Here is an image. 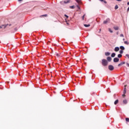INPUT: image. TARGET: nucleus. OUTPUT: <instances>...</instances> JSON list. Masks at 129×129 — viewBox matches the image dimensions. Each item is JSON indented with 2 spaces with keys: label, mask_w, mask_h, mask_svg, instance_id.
<instances>
[{
  "label": "nucleus",
  "mask_w": 129,
  "mask_h": 129,
  "mask_svg": "<svg viewBox=\"0 0 129 129\" xmlns=\"http://www.w3.org/2000/svg\"><path fill=\"white\" fill-rule=\"evenodd\" d=\"M101 63L103 66H107L108 65V61L105 59H102Z\"/></svg>",
  "instance_id": "1"
},
{
  "label": "nucleus",
  "mask_w": 129,
  "mask_h": 129,
  "mask_svg": "<svg viewBox=\"0 0 129 129\" xmlns=\"http://www.w3.org/2000/svg\"><path fill=\"white\" fill-rule=\"evenodd\" d=\"M108 69L110 71H113V70H114V67L112 65H109Z\"/></svg>",
  "instance_id": "2"
},
{
  "label": "nucleus",
  "mask_w": 129,
  "mask_h": 129,
  "mask_svg": "<svg viewBox=\"0 0 129 129\" xmlns=\"http://www.w3.org/2000/svg\"><path fill=\"white\" fill-rule=\"evenodd\" d=\"M119 61V58H117V57H115L113 59V62H114L115 63H116L117 62H118Z\"/></svg>",
  "instance_id": "3"
},
{
  "label": "nucleus",
  "mask_w": 129,
  "mask_h": 129,
  "mask_svg": "<svg viewBox=\"0 0 129 129\" xmlns=\"http://www.w3.org/2000/svg\"><path fill=\"white\" fill-rule=\"evenodd\" d=\"M109 21H110V20L109 19H107L106 20H105L103 22V24H107V23H109Z\"/></svg>",
  "instance_id": "4"
},
{
  "label": "nucleus",
  "mask_w": 129,
  "mask_h": 129,
  "mask_svg": "<svg viewBox=\"0 0 129 129\" xmlns=\"http://www.w3.org/2000/svg\"><path fill=\"white\" fill-rule=\"evenodd\" d=\"M125 64V62L124 61L121 62L120 63L118 64V67H120V66H122V65H123Z\"/></svg>",
  "instance_id": "5"
},
{
  "label": "nucleus",
  "mask_w": 129,
  "mask_h": 129,
  "mask_svg": "<svg viewBox=\"0 0 129 129\" xmlns=\"http://www.w3.org/2000/svg\"><path fill=\"white\" fill-rule=\"evenodd\" d=\"M114 51L115 52H118V51H119V47H115Z\"/></svg>",
  "instance_id": "6"
},
{
  "label": "nucleus",
  "mask_w": 129,
  "mask_h": 129,
  "mask_svg": "<svg viewBox=\"0 0 129 129\" xmlns=\"http://www.w3.org/2000/svg\"><path fill=\"white\" fill-rule=\"evenodd\" d=\"M113 29H114L115 31H117L119 29V27H118V26H114Z\"/></svg>",
  "instance_id": "7"
},
{
  "label": "nucleus",
  "mask_w": 129,
  "mask_h": 129,
  "mask_svg": "<svg viewBox=\"0 0 129 129\" xmlns=\"http://www.w3.org/2000/svg\"><path fill=\"white\" fill-rule=\"evenodd\" d=\"M127 103V100L126 99H124L123 100V104H126Z\"/></svg>",
  "instance_id": "8"
},
{
  "label": "nucleus",
  "mask_w": 129,
  "mask_h": 129,
  "mask_svg": "<svg viewBox=\"0 0 129 129\" xmlns=\"http://www.w3.org/2000/svg\"><path fill=\"white\" fill-rule=\"evenodd\" d=\"M7 26H8V25H2V26H0V29H3V27H4V29H6V28H7Z\"/></svg>",
  "instance_id": "9"
},
{
  "label": "nucleus",
  "mask_w": 129,
  "mask_h": 129,
  "mask_svg": "<svg viewBox=\"0 0 129 129\" xmlns=\"http://www.w3.org/2000/svg\"><path fill=\"white\" fill-rule=\"evenodd\" d=\"M107 61H109V62H110V61H111V57L108 56L107 57Z\"/></svg>",
  "instance_id": "10"
},
{
  "label": "nucleus",
  "mask_w": 129,
  "mask_h": 129,
  "mask_svg": "<svg viewBox=\"0 0 129 129\" xmlns=\"http://www.w3.org/2000/svg\"><path fill=\"white\" fill-rule=\"evenodd\" d=\"M84 27H85L86 28H88V27H90V24H88V25H87V24H84Z\"/></svg>",
  "instance_id": "11"
},
{
  "label": "nucleus",
  "mask_w": 129,
  "mask_h": 129,
  "mask_svg": "<svg viewBox=\"0 0 129 129\" xmlns=\"http://www.w3.org/2000/svg\"><path fill=\"white\" fill-rule=\"evenodd\" d=\"M105 56H109V55H110V53L107 52L105 53Z\"/></svg>",
  "instance_id": "12"
},
{
  "label": "nucleus",
  "mask_w": 129,
  "mask_h": 129,
  "mask_svg": "<svg viewBox=\"0 0 129 129\" xmlns=\"http://www.w3.org/2000/svg\"><path fill=\"white\" fill-rule=\"evenodd\" d=\"M111 57H112V58L115 57V53H112L111 55Z\"/></svg>",
  "instance_id": "13"
},
{
  "label": "nucleus",
  "mask_w": 129,
  "mask_h": 129,
  "mask_svg": "<svg viewBox=\"0 0 129 129\" xmlns=\"http://www.w3.org/2000/svg\"><path fill=\"white\" fill-rule=\"evenodd\" d=\"M42 17H48V15L45 14V15H41L40 16V18H42Z\"/></svg>",
  "instance_id": "14"
},
{
  "label": "nucleus",
  "mask_w": 129,
  "mask_h": 129,
  "mask_svg": "<svg viewBox=\"0 0 129 129\" xmlns=\"http://www.w3.org/2000/svg\"><path fill=\"white\" fill-rule=\"evenodd\" d=\"M70 0H66L64 1V4H68V3H70Z\"/></svg>",
  "instance_id": "15"
},
{
  "label": "nucleus",
  "mask_w": 129,
  "mask_h": 129,
  "mask_svg": "<svg viewBox=\"0 0 129 129\" xmlns=\"http://www.w3.org/2000/svg\"><path fill=\"white\" fill-rule=\"evenodd\" d=\"M123 94H125V93H126V88H125V87L124 88V90H123Z\"/></svg>",
  "instance_id": "16"
},
{
  "label": "nucleus",
  "mask_w": 129,
  "mask_h": 129,
  "mask_svg": "<svg viewBox=\"0 0 129 129\" xmlns=\"http://www.w3.org/2000/svg\"><path fill=\"white\" fill-rule=\"evenodd\" d=\"M118 103V100L117 99L114 102V104L116 105V104H117Z\"/></svg>",
  "instance_id": "17"
},
{
  "label": "nucleus",
  "mask_w": 129,
  "mask_h": 129,
  "mask_svg": "<svg viewBox=\"0 0 129 129\" xmlns=\"http://www.w3.org/2000/svg\"><path fill=\"white\" fill-rule=\"evenodd\" d=\"M78 4H81V0H75Z\"/></svg>",
  "instance_id": "18"
},
{
  "label": "nucleus",
  "mask_w": 129,
  "mask_h": 129,
  "mask_svg": "<svg viewBox=\"0 0 129 129\" xmlns=\"http://www.w3.org/2000/svg\"><path fill=\"white\" fill-rule=\"evenodd\" d=\"M117 57L118 58H121V57H122V55H121V54H118Z\"/></svg>",
  "instance_id": "19"
},
{
  "label": "nucleus",
  "mask_w": 129,
  "mask_h": 129,
  "mask_svg": "<svg viewBox=\"0 0 129 129\" xmlns=\"http://www.w3.org/2000/svg\"><path fill=\"white\" fill-rule=\"evenodd\" d=\"M120 49L121 50H124V47H123V46H120Z\"/></svg>",
  "instance_id": "20"
},
{
  "label": "nucleus",
  "mask_w": 129,
  "mask_h": 129,
  "mask_svg": "<svg viewBox=\"0 0 129 129\" xmlns=\"http://www.w3.org/2000/svg\"><path fill=\"white\" fill-rule=\"evenodd\" d=\"M108 31L110 32V33H113V31H112L110 28H108Z\"/></svg>",
  "instance_id": "21"
},
{
  "label": "nucleus",
  "mask_w": 129,
  "mask_h": 129,
  "mask_svg": "<svg viewBox=\"0 0 129 129\" xmlns=\"http://www.w3.org/2000/svg\"><path fill=\"white\" fill-rule=\"evenodd\" d=\"M70 9H75V6H70Z\"/></svg>",
  "instance_id": "22"
},
{
  "label": "nucleus",
  "mask_w": 129,
  "mask_h": 129,
  "mask_svg": "<svg viewBox=\"0 0 129 129\" xmlns=\"http://www.w3.org/2000/svg\"><path fill=\"white\" fill-rule=\"evenodd\" d=\"M117 9H118V6L116 5V6H115V10H117Z\"/></svg>",
  "instance_id": "23"
},
{
  "label": "nucleus",
  "mask_w": 129,
  "mask_h": 129,
  "mask_svg": "<svg viewBox=\"0 0 129 129\" xmlns=\"http://www.w3.org/2000/svg\"><path fill=\"white\" fill-rule=\"evenodd\" d=\"M124 43L125 44V45H128L129 43L127 41H124Z\"/></svg>",
  "instance_id": "24"
},
{
  "label": "nucleus",
  "mask_w": 129,
  "mask_h": 129,
  "mask_svg": "<svg viewBox=\"0 0 129 129\" xmlns=\"http://www.w3.org/2000/svg\"><path fill=\"white\" fill-rule=\"evenodd\" d=\"M125 120L127 121V122H129V118H126Z\"/></svg>",
  "instance_id": "25"
},
{
  "label": "nucleus",
  "mask_w": 129,
  "mask_h": 129,
  "mask_svg": "<svg viewBox=\"0 0 129 129\" xmlns=\"http://www.w3.org/2000/svg\"><path fill=\"white\" fill-rule=\"evenodd\" d=\"M119 53H120V54H122V53H123V51H122V50H120V51H119Z\"/></svg>",
  "instance_id": "26"
},
{
  "label": "nucleus",
  "mask_w": 129,
  "mask_h": 129,
  "mask_svg": "<svg viewBox=\"0 0 129 129\" xmlns=\"http://www.w3.org/2000/svg\"><path fill=\"white\" fill-rule=\"evenodd\" d=\"M85 14L84 15V16L82 17V20H83V21H84V18H85Z\"/></svg>",
  "instance_id": "27"
},
{
  "label": "nucleus",
  "mask_w": 129,
  "mask_h": 129,
  "mask_svg": "<svg viewBox=\"0 0 129 129\" xmlns=\"http://www.w3.org/2000/svg\"><path fill=\"white\" fill-rule=\"evenodd\" d=\"M126 57H127V58H128L129 59V54H126L125 55Z\"/></svg>",
  "instance_id": "28"
},
{
  "label": "nucleus",
  "mask_w": 129,
  "mask_h": 129,
  "mask_svg": "<svg viewBox=\"0 0 129 129\" xmlns=\"http://www.w3.org/2000/svg\"><path fill=\"white\" fill-rule=\"evenodd\" d=\"M64 17H67V19H68V18H69V17H68V16H67V15L66 14L64 15Z\"/></svg>",
  "instance_id": "29"
},
{
  "label": "nucleus",
  "mask_w": 129,
  "mask_h": 129,
  "mask_svg": "<svg viewBox=\"0 0 129 129\" xmlns=\"http://www.w3.org/2000/svg\"><path fill=\"white\" fill-rule=\"evenodd\" d=\"M103 2L104 3V4H107V2L105 0H104Z\"/></svg>",
  "instance_id": "30"
},
{
  "label": "nucleus",
  "mask_w": 129,
  "mask_h": 129,
  "mask_svg": "<svg viewBox=\"0 0 129 129\" xmlns=\"http://www.w3.org/2000/svg\"><path fill=\"white\" fill-rule=\"evenodd\" d=\"M120 37H124L123 34H120Z\"/></svg>",
  "instance_id": "31"
},
{
  "label": "nucleus",
  "mask_w": 129,
  "mask_h": 129,
  "mask_svg": "<svg viewBox=\"0 0 129 129\" xmlns=\"http://www.w3.org/2000/svg\"><path fill=\"white\" fill-rule=\"evenodd\" d=\"M122 96L123 97H125V94H123L122 95Z\"/></svg>",
  "instance_id": "32"
},
{
  "label": "nucleus",
  "mask_w": 129,
  "mask_h": 129,
  "mask_svg": "<svg viewBox=\"0 0 129 129\" xmlns=\"http://www.w3.org/2000/svg\"><path fill=\"white\" fill-rule=\"evenodd\" d=\"M77 7L78 9L80 10V7H79V6L77 5Z\"/></svg>",
  "instance_id": "33"
},
{
  "label": "nucleus",
  "mask_w": 129,
  "mask_h": 129,
  "mask_svg": "<svg viewBox=\"0 0 129 129\" xmlns=\"http://www.w3.org/2000/svg\"><path fill=\"white\" fill-rule=\"evenodd\" d=\"M126 64L127 66L128 67H129V63H127V62H126Z\"/></svg>",
  "instance_id": "34"
},
{
  "label": "nucleus",
  "mask_w": 129,
  "mask_h": 129,
  "mask_svg": "<svg viewBox=\"0 0 129 129\" xmlns=\"http://www.w3.org/2000/svg\"><path fill=\"white\" fill-rule=\"evenodd\" d=\"M117 2H121V0H116Z\"/></svg>",
  "instance_id": "35"
},
{
  "label": "nucleus",
  "mask_w": 129,
  "mask_h": 129,
  "mask_svg": "<svg viewBox=\"0 0 129 129\" xmlns=\"http://www.w3.org/2000/svg\"><path fill=\"white\" fill-rule=\"evenodd\" d=\"M23 0H18V2H22Z\"/></svg>",
  "instance_id": "36"
},
{
  "label": "nucleus",
  "mask_w": 129,
  "mask_h": 129,
  "mask_svg": "<svg viewBox=\"0 0 129 129\" xmlns=\"http://www.w3.org/2000/svg\"><path fill=\"white\" fill-rule=\"evenodd\" d=\"M127 6H129V2L127 3Z\"/></svg>",
  "instance_id": "37"
},
{
  "label": "nucleus",
  "mask_w": 129,
  "mask_h": 129,
  "mask_svg": "<svg viewBox=\"0 0 129 129\" xmlns=\"http://www.w3.org/2000/svg\"><path fill=\"white\" fill-rule=\"evenodd\" d=\"M100 2H103L104 0H99Z\"/></svg>",
  "instance_id": "38"
},
{
  "label": "nucleus",
  "mask_w": 129,
  "mask_h": 129,
  "mask_svg": "<svg viewBox=\"0 0 129 129\" xmlns=\"http://www.w3.org/2000/svg\"><path fill=\"white\" fill-rule=\"evenodd\" d=\"M118 32H117L116 33V34H117V35H118Z\"/></svg>",
  "instance_id": "39"
},
{
  "label": "nucleus",
  "mask_w": 129,
  "mask_h": 129,
  "mask_svg": "<svg viewBox=\"0 0 129 129\" xmlns=\"http://www.w3.org/2000/svg\"><path fill=\"white\" fill-rule=\"evenodd\" d=\"M125 39L124 38L123 39V41H124Z\"/></svg>",
  "instance_id": "40"
},
{
  "label": "nucleus",
  "mask_w": 129,
  "mask_h": 129,
  "mask_svg": "<svg viewBox=\"0 0 129 129\" xmlns=\"http://www.w3.org/2000/svg\"><path fill=\"white\" fill-rule=\"evenodd\" d=\"M100 31H101V29H100Z\"/></svg>",
  "instance_id": "41"
}]
</instances>
